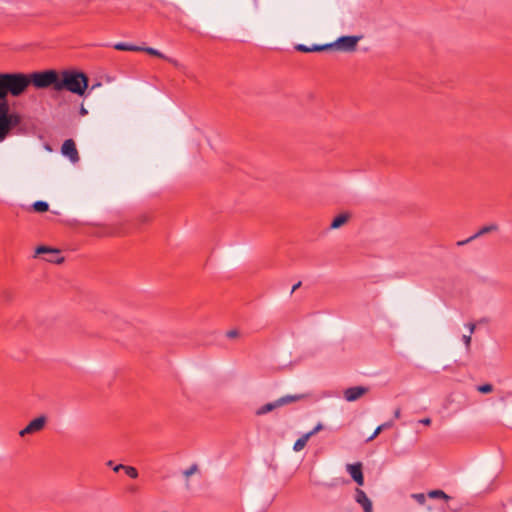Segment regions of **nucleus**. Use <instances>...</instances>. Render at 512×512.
Returning <instances> with one entry per match:
<instances>
[{
    "label": "nucleus",
    "mask_w": 512,
    "mask_h": 512,
    "mask_svg": "<svg viewBox=\"0 0 512 512\" xmlns=\"http://www.w3.org/2000/svg\"><path fill=\"white\" fill-rule=\"evenodd\" d=\"M29 87L27 74L22 72L0 73V103L8 102L9 95L19 97Z\"/></svg>",
    "instance_id": "f257e3e1"
},
{
    "label": "nucleus",
    "mask_w": 512,
    "mask_h": 512,
    "mask_svg": "<svg viewBox=\"0 0 512 512\" xmlns=\"http://www.w3.org/2000/svg\"><path fill=\"white\" fill-rule=\"evenodd\" d=\"M88 77L83 72L63 70L60 73L56 91L67 90L78 96H83L88 88Z\"/></svg>",
    "instance_id": "f03ea898"
},
{
    "label": "nucleus",
    "mask_w": 512,
    "mask_h": 512,
    "mask_svg": "<svg viewBox=\"0 0 512 512\" xmlns=\"http://www.w3.org/2000/svg\"><path fill=\"white\" fill-rule=\"evenodd\" d=\"M29 86L32 84L37 89L52 87L56 91L60 74L56 70H45L27 74Z\"/></svg>",
    "instance_id": "7ed1b4c3"
},
{
    "label": "nucleus",
    "mask_w": 512,
    "mask_h": 512,
    "mask_svg": "<svg viewBox=\"0 0 512 512\" xmlns=\"http://www.w3.org/2000/svg\"><path fill=\"white\" fill-rule=\"evenodd\" d=\"M305 397H306L305 394L285 395L283 397L278 398L277 400H275L273 402L266 403L263 406L259 407L255 411V414L257 416H262L264 414H267V413L273 411L276 408L282 407L284 405H288L293 402L300 401V400L304 399Z\"/></svg>",
    "instance_id": "20e7f679"
},
{
    "label": "nucleus",
    "mask_w": 512,
    "mask_h": 512,
    "mask_svg": "<svg viewBox=\"0 0 512 512\" xmlns=\"http://www.w3.org/2000/svg\"><path fill=\"white\" fill-rule=\"evenodd\" d=\"M0 113L6 123V128L9 133H11L12 129L18 126L22 121L20 114L16 112H10V106L8 102L2 101L0 103Z\"/></svg>",
    "instance_id": "39448f33"
},
{
    "label": "nucleus",
    "mask_w": 512,
    "mask_h": 512,
    "mask_svg": "<svg viewBox=\"0 0 512 512\" xmlns=\"http://www.w3.org/2000/svg\"><path fill=\"white\" fill-rule=\"evenodd\" d=\"M362 39V36H342L339 37L334 44V48H337L344 52H353L357 48L358 42Z\"/></svg>",
    "instance_id": "423d86ee"
},
{
    "label": "nucleus",
    "mask_w": 512,
    "mask_h": 512,
    "mask_svg": "<svg viewBox=\"0 0 512 512\" xmlns=\"http://www.w3.org/2000/svg\"><path fill=\"white\" fill-rule=\"evenodd\" d=\"M35 254H46L47 256L44 257V259L50 263L60 264L64 261V258L60 256L59 250L47 246L37 247L35 250Z\"/></svg>",
    "instance_id": "0eeeda50"
},
{
    "label": "nucleus",
    "mask_w": 512,
    "mask_h": 512,
    "mask_svg": "<svg viewBox=\"0 0 512 512\" xmlns=\"http://www.w3.org/2000/svg\"><path fill=\"white\" fill-rule=\"evenodd\" d=\"M46 422H47V417L44 415H41V416L33 419L32 421H30V423L19 432V435L21 437H24L28 434L37 433L45 427Z\"/></svg>",
    "instance_id": "6e6552de"
},
{
    "label": "nucleus",
    "mask_w": 512,
    "mask_h": 512,
    "mask_svg": "<svg viewBox=\"0 0 512 512\" xmlns=\"http://www.w3.org/2000/svg\"><path fill=\"white\" fill-rule=\"evenodd\" d=\"M61 153L68 157L72 163H77L80 159L74 140L67 139L61 147Z\"/></svg>",
    "instance_id": "1a4fd4ad"
},
{
    "label": "nucleus",
    "mask_w": 512,
    "mask_h": 512,
    "mask_svg": "<svg viewBox=\"0 0 512 512\" xmlns=\"http://www.w3.org/2000/svg\"><path fill=\"white\" fill-rule=\"evenodd\" d=\"M367 392H368L367 387H363V386L349 387L346 390H344V398L348 402H353V401H356L359 398H361Z\"/></svg>",
    "instance_id": "9d476101"
},
{
    "label": "nucleus",
    "mask_w": 512,
    "mask_h": 512,
    "mask_svg": "<svg viewBox=\"0 0 512 512\" xmlns=\"http://www.w3.org/2000/svg\"><path fill=\"white\" fill-rule=\"evenodd\" d=\"M351 478L359 485L364 484V476L362 472V464L360 462L354 464H348L346 467Z\"/></svg>",
    "instance_id": "9b49d317"
},
{
    "label": "nucleus",
    "mask_w": 512,
    "mask_h": 512,
    "mask_svg": "<svg viewBox=\"0 0 512 512\" xmlns=\"http://www.w3.org/2000/svg\"><path fill=\"white\" fill-rule=\"evenodd\" d=\"M355 501L363 507L364 512H373L371 500L360 488H356L355 490Z\"/></svg>",
    "instance_id": "f8f14e48"
},
{
    "label": "nucleus",
    "mask_w": 512,
    "mask_h": 512,
    "mask_svg": "<svg viewBox=\"0 0 512 512\" xmlns=\"http://www.w3.org/2000/svg\"><path fill=\"white\" fill-rule=\"evenodd\" d=\"M497 229H498V226L496 224H491V225L484 226L477 233H475L474 235L470 236L466 240L458 241L457 245L458 246H463V245L471 242L472 240H474V239H476V238H478V237H480V236H482L484 234H487L489 232L496 231Z\"/></svg>",
    "instance_id": "ddd939ff"
},
{
    "label": "nucleus",
    "mask_w": 512,
    "mask_h": 512,
    "mask_svg": "<svg viewBox=\"0 0 512 512\" xmlns=\"http://www.w3.org/2000/svg\"><path fill=\"white\" fill-rule=\"evenodd\" d=\"M350 218L348 213H341L336 216L330 224V229H338L344 225Z\"/></svg>",
    "instance_id": "4468645a"
},
{
    "label": "nucleus",
    "mask_w": 512,
    "mask_h": 512,
    "mask_svg": "<svg viewBox=\"0 0 512 512\" xmlns=\"http://www.w3.org/2000/svg\"><path fill=\"white\" fill-rule=\"evenodd\" d=\"M310 439V434H304L302 435L295 443H294V446H293V450L296 451V452H299L301 450L304 449V447L306 446L308 440Z\"/></svg>",
    "instance_id": "2eb2a0df"
},
{
    "label": "nucleus",
    "mask_w": 512,
    "mask_h": 512,
    "mask_svg": "<svg viewBox=\"0 0 512 512\" xmlns=\"http://www.w3.org/2000/svg\"><path fill=\"white\" fill-rule=\"evenodd\" d=\"M114 48L120 51H140L141 49L140 46H135L124 42H119L115 44Z\"/></svg>",
    "instance_id": "dca6fc26"
},
{
    "label": "nucleus",
    "mask_w": 512,
    "mask_h": 512,
    "mask_svg": "<svg viewBox=\"0 0 512 512\" xmlns=\"http://www.w3.org/2000/svg\"><path fill=\"white\" fill-rule=\"evenodd\" d=\"M140 51L146 52L149 55L156 56L163 60L168 59V56L164 55L162 52L152 47H141Z\"/></svg>",
    "instance_id": "f3484780"
},
{
    "label": "nucleus",
    "mask_w": 512,
    "mask_h": 512,
    "mask_svg": "<svg viewBox=\"0 0 512 512\" xmlns=\"http://www.w3.org/2000/svg\"><path fill=\"white\" fill-rule=\"evenodd\" d=\"M428 497L433 498V499H443L446 501H448L450 499V496L447 495L442 490H432L428 493Z\"/></svg>",
    "instance_id": "a211bd4d"
},
{
    "label": "nucleus",
    "mask_w": 512,
    "mask_h": 512,
    "mask_svg": "<svg viewBox=\"0 0 512 512\" xmlns=\"http://www.w3.org/2000/svg\"><path fill=\"white\" fill-rule=\"evenodd\" d=\"M32 207H33L34 211L39 212V213L46 212L49 209V205L45 201H36L33 203Z\"/></svg>",
    "instance_id": "6ab92c4d"
},
{
    "label": "nucleus",
    "mask_w": 512,
    "mask_h": 512,
    "mask_svg": "<svg viewBox=\"0 0 512 512\" xmlns=\"http://www.w3.org/2000/svg\"><path fill=\"white\" fill-rule=\"evenodd\" d=\"M334 48V44L328 43V44H314L311 46L312 52H320V51H326Z\"/></svg>",
    "instance_id": "aec40b11"
},
{
    "label": "nucleus",
    "mask_w": 512,
    "mask_h": 512,
    "mask_svg": "<svg viewBox=\"0 0 512 512\" xmlns=\"http://www.w3.org/2000/svg\"><path fill=\"white\" fill-rule=\"evenodd\" d=\"M112 327L115 328V329H118V330H124V326L127 325L126 322L122 321L120 318L118 317H115L113 320H112V323H111Z\"/></svg>",
    "instance_id": "412c9836"
},
{
    "label": "nucleus",
    "mask_w": 512,
    "mask_h": 512,
    "mask_svg": "<svg viewBox=\"0 0 512 512\" xmlns=\"http://www.w3.org/2000/svg\"><path fill=\"white\" fill-rule=\"evenodd\" d=\"M123 470L125 471V473L130 477V478H133V479H136L138 477V471L135 467L133 466H125V468H123Z\"/></svg>",
    "instance_id": "4be33fe9"
},
{
    "label": "nucleus",
    "mask_w": 512,
    "mask_h": 512,
    "mask_svg": "<svg viewBox=\"0 0 512 512\" xmlns=\"http://www.w3.org/2000/svg\"><path fill=\"white\" fill-rule=\"evenodd\" d=\"M477 391L483 394H487L493 391V386L491 384H483L477 386Z\"/></svg>",
    "instance_id": "5701e85b"
},
{
    "label": "nucleus",
    "mask_w": 512,
    "mask_h": 512,
    "mask_svg": "<svg viewBox=\"0 0 512 512\" xmlns=\"http://www.w3.org/2000/svg\"><path fill=\"white\" fill-rule=\"evenodd\" d=\"M198 470V466L196 464H193L188 469L184 470L183 475L188 478L191 475H193Z\"/></svg>",
    "instance_id": "b1692460"
},
{
    "label": "nucleus",
    "mask_w": 512,
    "mask_h": 512,
    "mask_svg": "<svg viewBox=\"0 0 512 512\" xmlns=\"http://www.w3.org/2000/svg\"><path fill=\"white\" fill-rule=\"evenodd\" d=\"M295 49L299 52L309 53L312 52L311 46H307L304 44H298L295 46Z\"/></svg>",
    "instance_id": "393cba45"
},
{
    "label": "nucleus",
    "mask_w": 512,
    "mask_h": 512,
    "mask_svg": "<svg viewBox=\"0 0 512 512\" xmlns=\"http://www.w3.org/2000/svg\"><path fill=\"white\" fill-rule=\"evenodd\" d=\"M413 497L421 505L426 501V496L423 493L414 494Z\"/></svg>",
    "instance_id": "a878e982"
},
{
    "label": "nucleus",
    "mask_w": 512,
    "mask_h": 512,
    "mask_svg": "<svg viewBox=\"0 0 512 512\" xmlns=\"http://www.w3.org/2000/svg\"><path fill=\"white\" fill-rule=\"evenodd\" d=\"M106 464H107V466L113 467V470L115 472H118L120 470H123V468H125V465H123V464L113 465L112 460H109Z\"/></svg>",
    "instance_id": "bb28decb"
},
{
    "label": "nucleus",
    "mask_w": 512,
    "mask_h": 512,
    "mask_svg": "<svg viewBox=\"0 0 512 512\" xmlns=\"http://www.w3.org/2000/svg\"><path fill=\"white\" fill-rule=\"evenodd\" d=\"M323 429V426L321 423H319L317 426H315L310 432H308L307 434H310V438L315 435L316 433H318L320 430Z\"/></svg>",
    "instance_id": "cd10ccee"
},
{
    "label": "nucleus",
    "mask_w": 512,
    "mask_h": 512,
    "mask_svg": "<svg viewBox=\"0 0 512 512\" xmlns=\"http://www.w3.org/2000/svg\"><path fill=\"white\" fill-rule=\"evenodd\" d=\"M382 431V427H377L376 430L374 431V433L367 439V442H370L372 441L373 439H375Z\"/></svg>",
    "instance_id": "c85d7f7f"
},
{
    "label": "nucleus",
    "mask_w": 512,
    "mask_h": 512,
    "mask_svg": "<svg viewBox=\"0 0 512 512\" xmlns=\"http://www.w3.org/2000/svg\"><path fill=\"white\" fill-rule=\"evenodd\" d=\"M239 335V332L235 329L233 330H229L227 333H226V336L228 338H236L237 336Z\"/></svg>",
    "instance_id": "c756f323"
},
{
    "label": "nucleus",
    "mask_w": 512,
    "mask_h": 512,
    "mask_svg": "<svg viewBox=\"0 0 512 512\" xmlns=\"http://www.w3.org/2000/svg\"><path fill=\"white\" fill-rule=\"evenodd\" d=\"M465 345H466V348L468 349L470 347V343H471V336L470 335H463L462 337Z\"/></svg>",
    "instance_id": "7c9ffc66"
},
{
    "label": "nucleus",
    "mask_w": 512,
    "mask_h": 512,
    "mask_svg": "<svg viewBox=\"0 0 512 512\" xmlns=\"http://www.w3.org/2000/svg\"><path fill=\"white\" fill-rule=\"evenodd\" d=\"M165 60L174 65L175 67H180V63L176 59L168 57V59Z\"/></svg>",
    "instance_id": "2f4dec72"
},
{
    "label": "nucleus",
    "mask_w": 512,
    "mask_h": 512,
    "mask_svg": "<svg viewBox=\"0 0 512 512\" xmlns=\"http://www.w3.org/2000/svg\"><path fill=\"white\" fill-rule=\"evenodd\" d=\"M419 423H421L423 425H426V426H429L431 424V419L430 418H423V419L419 420Z\"/></svg>",
    "instance_id": "473e14b6"
},
{
    "label": "nucleus",
    "mask_w": 512,
    "mask_h": 512,
    "mask_svg": "<svg viewBox=\"0 0 512 512\" xmlns=\"http://www.w3.org/2000/svg\"><path fill=\"white\" fill-rule=\"evenodd\" d=\"M466 326L468 327L470 334L475 331L476 326L474 323H468Z\"/></svg>",
    "instance_id": "72a5a7b5"
},
{
    "label": "nucleus",
    "mask_w": 512,
    "mask_h": 512,
    "mask_svg": "<svg viewBox=\"0 0 512 512\" xmlns=\"http://www.w3.org/2000/svg\"><path fill=\"white\" fill-rule=\"evenodd\" d=\"M379 427H382V431H383L384 429H388V428L392 427V422L383 423V424L379 425Z\"/></svg>",
    "instance_id": "f704fd0d"
},
{
    "label": "nucleus",
    "mask_w": 512,
    "mask_h": 512,
    "mask_svg": "<svg viewBox=\"0 0 512 512\" xmlns=\"http://www.w3.org/2000/svg\"><path fill=\"white\" fill-rule=\"evenodd\" d=\"M301 284H302L301 281L294 284L290 294L294 293L301 286Z\"/></svg>",
    "instance_id": "c9c22d12"
},
{
    "label": "nucleus",
    "mask_w": 512,
    "mask_h": 512,
    "mask_svg": "<svg viewBox=\"0 0 512 512\" xmlns=\"http://www.w3.org/2000/svg\"><path fill=\"white\" fill-rule=\"evenodd\" d=\"M400 415H401V410H400L399 408H397V409L395 410V412H394V417H395V418H399V417H400Z\"/></svg>",
    "instance_id": "e433bc0d"
},
{
    "label": "nucleus",
    "mask_w": 512,
    "mask_h": 512,
    "mask_svg": "<svg viewBox=\"0 0 512 512\" xmlns=\"http://www.w3.org/2000/svg\"><path fill=\"white\" fill-rule=\"evenodd\" d=\"M87 113H88V112H87V110L84 108V106H81V108H80V114H81L82 116H84V115H86Z\"/></svg>",
    "instance_id": "4c0bfd02"
},
{
    "label": "nucleus",
    "mask_w": 512,
    "mask_h": 512,
    "mask_svg": "<svg viewBox=\"0 0 512 512\" xmlns=\"http://www.w3.org/2000/svg\"><path fill=\"white\" fill-rule=\"evenodd\" d=\"M4 16V10L3 8L0 6V18Z\"/></svg>",
    "instance_id": "58836bf2"
}]
</instances>
